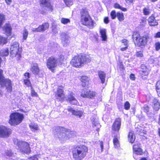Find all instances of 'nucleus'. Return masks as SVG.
<instances>
[{
  "mask_svg": "<svg viewBox=\"0 0 160 160\" xmlns=\"http://www.w3.org/2000/svg\"><path fill=\"white\" fill-rule=\"evenodd\" d=\"M53 133L55 137L62 143L66 142L74 136L72 132L59 127L55 128Z\"/></svg>",
  "mask_w": 160,
  "mask_h": 160,
  "instance_id": "nucleus-1",
  "label": "nucleus"
},
{
  "mask_svg": "<svg viewBox=\"0 0 160 160\" xmlns=\"http://www.w3.org/2000/svg\"><path fill=\"white\" fill-rule=\"evenodd\" d=\"M91 61L89 57L87 55H78L74 57L70 62L71 65L76 68H80L84 64L89 62Z\"/></svg>",
  "mask_w": 160,
  "mask_h": 160,
  "instance_id": "nucleus-2",
  "label": "nucleus"
},
{
  "mask_svg": "<svg viewBox=\"0 0 160 160\" xmlns=\"http://www.w3.org/2000/svg\"><path fill=\"white\" fill-rule=\"evenodd\" d=\"M88 151V148L85 145L77 147L72 152L73 158L75 160H82L85 157Z\"/></svg>",
  "mask_w": 160,
  "mask_h": 160,
  "instance_id": "nucleus-3",
  "label": "nucleus"
},
{
  "mask_svg": "<svg viewBox=\"0 0 160 160\" xmlns=\"http://www.w3.org/2000/svg\"><path fill=\"white\" fill-rule=\"evenodd\" d=\"M80 14L81 23L90 28H92L94 23L91 19L87 9H81L80 10Z\"/></svg>",
  "mask_w": 160,
  "mask_h": 160,
  "instance_id": "nucleus-4",
  "label": "nucleus"
},
{
  "mask_svg": "<svg viewBox=\"0 0 160 160\" xmlns=\"http://www.w3.org/2000/svg\"><path fill=\"white\" fill-rule=\"evenodd\" d=\"M64 59L63 56L60 55L58 58H56L54 56H51L48 59L47 63L48 68L52 72H53L54 68L59 64H61Z\"/></svg>",
  "mask_w": 160,
  "mask_h": 160,
  "instance_id": "nucleus-5",
  "label": "nucleus"
},
{
  "mask_svg": "<svg viewBox=\"0 0 160 160\" xmlns=\"http://www.w3.org/2000/svg\"><path fill=\"white\" fill-rule=\"evenodd\" d=\"M132 38L135 43H136L141 45H146L147 42L151 39V38L149 35H146L143 37H140L139 33L137 32H133Z\"/></svg>",
  "mask_w": 160,
  "mask_h": 160,
  "instance_id": "nucleus-6",
  "label": "nucleus"
},
{
  "mask_svg": "<svg viewBox=\"0 0 160 160\" xmlns=\"http://www.w3.org/2000/svg\"><path fill=\"white\" fill-rule=\"evenodd\" d=\"M23 118V114L18 112L13 113L10 116L8 123L12 126L17 125L22 122Z\"/></svg>",
  "mask_w": 160,
  "mask_h": 160,
  "instance_id": "nucleus-7",
  "label": "nucleus"
},
{
  "mask_svg": "<svg viewBox=\"0 0 160 160\" xmlns=\"http://www.w3.org/2000/svg\"><path fill=\"white\" fill-rule=\"evenodd\" d=\"M10 55L12 57H16L19 59L21 57V49L19 48V43L15 42L12 44L10 48Z\"/></svg>",
  "mask_w": 160,
  "mask_h": 160,
  "instance_id": "nucleus-8",
  "label": "nucleus"
},
{
  "mask_svg": "<svg viewBox=\"0 0 160 160\" xmlns=\"http://www.w3.org/2000/svg\"><path fill=\"white\" fill-rule=\"evenodd\" d=\"M14 143L18 146V149L22 153L28 154L30 152L29 144L26 142L16 140L14 141Z\"/></svg>",
  "mask_w": 160,
  "mask_h": 160,
  "instance_id": "nucleus-9",
  "label": "nucleus"
},
{
  "mask_svg": "<svg viewBox=\"0 0 160 160\" xmlns=\"http://www.w3.org/2000/svg\"><path fill=\"white\" fill-rule=\"evenodd\" d=\"M11 133V130L4 126H0V138L8 137Z\"/></svg>",
  "mask_w": 160,
  "mask_h": 160,
  "instance_id": "nucleus-10",
  "label": "nucleus"
},
{
  "mask_svg": "<svg viewBox=\"0 0 160 160\" xmlns=\"http://www.w3.org/2000/svg\"><path fill=\"white\" fill-rule=\"evenodd\" d=\"M2 81V84H0L2 87L5 86L7 91L11 92L12 89V84L11 81L8 78H5Z\"/></svg>",
  "mask_w": 160,
  "mask_h": 160,
  "instance_id": "nucleus-11",
  "label": "nucleus"
},
{
  "mask_svg": "<svg viewBox=\"0 0 160 160\" xmlns=\"http://www.w3.org/2000/svg\"><path fill=\"white\" fill-rule=\"evenodd\" d=\"M40 3L41 7L45 10L52 11V6L48 1H40Z\"/></svg>",
  "mask_w": 160,
  "mask_h": 160,
  "instance_id": "nucleus-12",
  "label": "nucleus"
},
{
  "mask_svg": "<svg viewBox=\"0 0 160 160\" xmlns=\"http://www.w3.org/2000/svg\"><path fill=\"white\" fill-rule=\"evenodd\" d=\"M49 27V24L48 23H45L42 25H40L37 28H33L32 31L33 32H43L48 28Z\"/></svg>",
  "mask_w": 160,
  "mask_h": 160,
  "instance_id": "nucleus-13",
  "label": "nucleus"
},
{
  "mask_svg": "<svg viewBox=\"0 0 160 160\" xmlns=\"http://www.w3.org/2000/svg\"><path fill=\"white\" fill-rule=\"evenodd\" d=\"M133 150L134 153L138 155H141L143 153L142 150L140 148V144L139 143L133 145Z\"/></svg>",
  "mask_w": 160,
  "mask_h": 160,
  "instance_id": "nucleus-14",
  "label": "nucleus"
},
{
  "mask_svg": "<svg viewBox=\"0 0 160 160\" xmlns=\"http://www.w3.org/2000/svg\"><path fill=\"white\" fill-rule=\"evenodd\" d=\"M55 97L57 99H59L60 101L63 100L65 96L63 93V91L62 89L58 88L57 89Z\"/></svg>",
  "mask_w": 160,
  "mask_h": 160,
  "instance_id": "nucleus-15",
  "label": "nucleus"
},
{
  "mask_svg": "<svg viewBox=\"0 0 160 160\" xmlns=\"http://www.w3.org/2000/svg\"><path fill=\"white\" fill-rule=\"evenodd\" d=\"M6 155L12 160H16L18 158L16 153L13 152L11 150H7L5 152Z\"/></svg>",
  "mask_w": 160,
  "mask_h": 160,
  "instance_id": "nucleus-16",
  "label": "nucleus"
},
{
  "mask_svg": "<svg viewBox=\"0 0 160 160\" xmlns=\"http://www.w3.org/2000/svg\"><path fill=\"white\" fill-rule=\"evenodd\" d=\"M121 126V119L120 118L116 119L115 121L113 124L112 129L115 131H118Z\"/></svg>",
  "mask_w": 160,
  "mask_h": 160,
  "instance_id": "nucleus-17",
  "label": "nucleus"
},
{
  "mask_svg": "<svg viewBox=\"0 0 160 160\" xmlns=\"http://www.w3.org/2000/svg\"><path fill=\"white\" fill-rule=\"evenodd\" d=\"M67 98V100L69 101L72 104L75 105L78 104V102L77 100L74 98L73 93H70L68 96Z\"/></svg>",
  "mask_w": 160,
  "mask_h": 160,
  "instance_id": "nucleus-18",
  "label": "nucleus"
},
{
  "mask_svg": "<svg viewBox=\"0 0 160 160\" xmlns=\"http://www.w3.org/2000/svg\"><path fill=\"white\" fill-rule=\"evenodd\" d=\"M31 70L34 74H38L39 72V69L38 64L37 63H33L31 65Z\"/></svg>",
  "mask_w": 160,
  "mask_h": 160,
  "instance_id": "nucleus-19",
  "label": "nucleus"
},
{
  "mask_svg": "<svg viewBox=\"0 0 160 160\" xmlns=\"http://www.w3.org/2000/svg\"><path fill=\"white\" fill-rule=\"evenodd\" d=\"M11 26L9 24H6L3 28V30L8 36H10L11 35Z\"/></svg>",
  "mask_w": 160,
  "mask_h": 160,
  "instance_id": "nucleus-20",
  "label": "nucleus"
},
{
  "mask_svg": "<svg viewBox=\"0 0 160 160\" xmlns=\"http://www.w3.org/2000/svg\"><path fill=\"white\" fill-rule=\"evenodd\" d=\"M62 42L65 46L68 42L69 37L68 35L64 32L62 33L61 34Z\"/></svg>",
  "mask_w": 160,
  "mask_h": 160,
  "instance_id": "nucleus-21",
  "label": "nucleus"
},
{
  "mask_svg": "<svg viewBox=\"0 0 160 160\" xmlns=\"http://www.w3.org/2000/svg\"><path fill=\"white\" fill-rule=\"evenodd\" d=\"M99 32L102 40L106 41L107 39V36L106 35V29L104 28H101Z\"/></svg>",
  "mask_w": 160,
  "mask_h": 160,
  "instance_id": "nucleus-22",
  "label": "nucleus"
},
{
  "mask_svg": "<svg viewBox=\"0 0 160 160\" xmlns=\"http://www.w3.org/2000/svg\"><path fill=\"white\" fill-rule=\"evenodd\" d=\"M148 21L149 25L150 26H157L158 24V22L153 16H151L148 19Z\"/></svg>",
  "mask_w": 160,
  "mask_h": 160,
  "instance_id": "nucleus-23",
  "label": "nucleus"
},
{
  "mask_svg": "<svg viewBox=\"0 0 160 160\" xmlns=\"http://www.w3.org/2000/svg\"><path fill=\"white\" fill-rule=\"evenodd\" d=\"M68 111L71 112L72 114L76 116H78L79 117H81L83 114L82 112L80 111H75L73 110L71 108H68Z\"/></svg>",
  "mask_w": 160,
  "mask_h": 160,
  "instance_id": "nucleus-24",
  "label": "nucleus"
},
{
  "mask_svg": "<svg viewBox=\"0 0 160 160\" xmlns=\"http://www.w3.org/2000/svg\"><path fill=\"white\" fill-rule=\"evenodd\" d=\"M80 80L82 82V85L83 87H85L88 84L89 78L88 77L82 76L81 77Z\"/></svg>",
  "mask_w": 160,
  "mask_h": 160,
  "instance_id": "nucleus-25",
  "label": "nucleus"
},
{
  "mask_svg": "<svg viewBox=\"0 0 160 160\" xmlns=\"http://www.w3.org/2000/svg\"><path fill=\"white\" fill-rule=\"evenodd\" d=\"M98 74L102 83H104L105 82L106 74L103 71H100L98 72Z\"/></svg>",
  "mask_w": 160,
  "mask_h": 160,
  "instance_id": "nucleus-26",
  "label": "nucleus"
},
{
  "mask_svg": "<svg viewBox=\"0 0 160 160\" xmlns=\"http://www.w3.org/2000/svg\"><path fill=\"white\" fill-rule=\"evenodd\" d=\"M92 121L93 127L94 128L97 127L96 130L97 131H98L101 127V126L98 122L97 120L96 119H93Z\"/></svg>",
  "mask_w": 160,
  "mask_h": 160,
  "instance_id": "nucleus-27",
  "label": "nucleus"
},
{
  "mask_svg": "<svg viewBox=\"0 0 160 160\" xmlns=\"http://www.w3.org/2000/svg\"><path fill=\"white\" fill-rule=\"evenodd\" d=\"M92 121L93 127L94 128L97 127L96 130L97 131H98L101 127V126L98 122L97 120L96 119H93Z\"/></svg>",
  "mask_w": 160,
  "mask_h": 160,
  "instance_id": "nucleus-28",
  "label": "nucleus"
},
{
  "mask_svg": "<svg viewBox=\"0 0 160 160\" xmlns=\"http://www.w3.org/2000/svg\"><path fill=\"white\" fill-rule=\"evenodd\" d=\"M128 139L130 142L132 143L134 142L135 140V136L132 132H129L128 135Z\"/></svg>",
  "mask_w": 160,
  "mask_h": 160,
  "instance_id": "nucleus-29",
  "label": "nucleus"
},
{
  "mask_svg": "<svg viewBox=\"0 0 160 160\" xmlns=\"http://www.w3.org/2000/svg\"><path fill=\"white\" fill-rule=\"evenodd\" d=\"M9 54V51L8 48H5L0 51V56L2 57L7 56Z\"/></svg>",
  "mask_w": 160,
  "mask_h": 160,
  "instance_id": "nucleus-30",
  "label": "nucleus"
},
{
  "mask_svg": "<svg viewBox=\"0 0 160 160\" xmlns=\"http://www.w3.org/2000/svg\"><path fill=\"white\" fill-rule=\"evenodd\" d=\"M89 90L86 88L83 89L82 90L81 96L84 98H87Z\"/></svg>",
  "mask_w": 160,
  "mask_h": 160,
  "instance_id": "nucleus-31",
  "label": "nucleus"
},
{
  "mask_svg": "<svg viewBox=\"0 0 160 160\" xmlns=\"http://www.w3.org/2000/svg\"><path fill=\"white\" fill-rule=\"evenodd\" d=\"M153 108L156 110H158L160 108V104L158 100L156 99H154L153 102Z\"/></svg>",
  "mask_w": 160,
  "mask_h": 160,
  "instance_id": "nucleus-32",
  "label": "nucleus"
},
{
  "mask_svg": "<svg viewBox=\"0 0 160 160\" xmlns=\"http://www.w3.org/2000/svg\"><path fill=\"white\" fill-rule=\"evenodd\" d=\"M113 143L115 148H118L120 147L119 142L117 136L114 137L113 139Z\"/></svg>",
  "mask_w": 160,
  "mask_h": 160,
  "instance_id": "nucleus-33",
  "label": "nucleus"
},
{
  "mask_svg": "<svg viewBox=\"0 0 160 160\" xmlns=\"http://www.w3.org/2000/svg\"><path fill=\"white\" fill-rule=\"evenodd\" d=\"M29 126L31 129L32 131L38 130L39 129L38 125L36 124L31 123L29 125Z\"/></svg>",
  "mask_w": 160,
  "mask_h": 160,
  "instance_id": "nucleus-34",
  "label": "nucleus"
},
{
  "mask_svg": "<svg viewBox=\"0 0 160 160\" xmlns=\"http://www.w3.org/2000/svg\"><path fill=\"white\" fill-rule=\"evenodd\" d=\"M28 34V33L27 30L26 29H24L22 33L23 38L22 40L23 41L26 40L27 38Z\"/></svg>",
  "mask_w": 160,
  "mask_h": 160,
  "instance_id": "nucleus-35",
  "label": "nucleus"
},
{
  "mask_svg": "<svg viewBox=\"0 0 160 160\" xmlns=\"http://www.w3.org/2000/svg\"><path fill=\"white\" fill-rule=\"evenodd\" d=\"M96 95V92L94 91H91L89 90L87 98H92L94 97Z\"/></svg>",
  "mask_w": 160,
  "mask_h": 160,
  "instance_id": "nucleus-36",
  "label": "nucleus"
},
{
  "mask_svg": "<svg viewBox=\"0 0 160 160\" xmlns=\"http://www.w3.org/2000/svg\"><path fill=\"white\" fill-rule=\"evenodd\" d=\"M114 7L115 8L121 9L123 11L125 12L127 10L126 8L122 7L119 4L117 3L114 4Z\"/></svg>",
  "mask_w": 160,
  "mask_h": 160,
  "instance_id": "nucleus-37",
  "label": "nucleus"
},
{
  "mask_svg": "<svg viewBox=\"0 0 160 160\" xmlns=\"http://www.w3.org/2000/svg\"><path fill=\"white\" fill-rule=\"evenodd\" d=\"M117 16L120 21L124 20V16L122 13L118 12L117 13Z\"/></svg>",
  "mask_w": 160,
  "mask_h": 160,
  "instance_id": "nucleus-38",
  "label": "nucleus"
},
{
  "mask_svg": "<svg viewBox=\"0 0 160 160\" xmlns=\"http://www.w3.org/2000/svg\"><path fill=\"white\" fill-rule=\"evenodd\" d=\"M61 22L64 24H66L70 22V20L68 18H62L61 19Z\"/></svg>",
  "mask_w": 160,
  "mask_h": 160,
  "instance_id": "nucleus-39",
  "label": "nucleus"
},
{
  "mask_svg": "<svg viewBox=\"0 0 160 160\" xmlns=\"http://www.w3.org/2000/svg\"><path fill=\"white\" fill-rule=\"evenodd\" d=\"M5 78L3 76V71L2 70L0 69V84H2V81Z\"/></svg>",
  "mask_w": 160,
  "mask_h": 160,
  "instance_id": "nucleus-40",
  "label": "nucleus"
},
{
  "mask_svg": "<svg viewBox=\"0 0 160 160\" xmlns=\"http://www.w3.org/2000/svg\"><path fill=\"white\" fill-rule=\"evenodd\" d=\"M5 20L4 16L2 14H0V28L1 27L3 22Z\"/></svg>",
  "mask_w": 160,
  "mask_h": 160,
  "instance_id": "nucleus-41",
  "label": "nucleus"
},
{
  "mask_svg": "<svg viewBox=\"0 0 160 160\" xmlns=\"http://www.w3.org/2000/svg\"><path fill=\"white\" fill-rule=\"evenodd\" d=\"M156 89L158 93L160 94V80L157 82L156 85Z\"/></svg>",
  "mask_w": 160,
  "mask_h": 160,
  "instance_id": "nucleus-42",
  "label": "nucleus"
},
{
  "mask_svg": "<svg viewBox=\"0 0 160 160\" xmlns=\"http://www.w3.org/2000/svg\"><path fill=\"white\" fill-rule=\"evenodd\" d=\"M7 42V38L0 36V44H5Z\"/></svg>",
  "mask_w": 160,
  "mask_h": 160,
  "instance_id": "nucleus-43",
  "label": "nucleus"
},
{
  "mask_svg": "<svg viewBox=\"0 0 160 160\" xmlns=\"http://www.w3.org/2000/svg\"><path fill=\"white\" fill-rule=\"evenodd\" d=\"M110 15L112 19H114L117 16V14L114 10L112 11Z\"/></svg>",
  "mask_w": 160,
  "mask_h": 160,
  "instance_id": "nucleus-44",
  "label": "nucleus"
},
{
  "mask_svg": "<svg viewBox=\"0 0 160 160\" xmlns=\"http://www.w3.org/2000/svg\"><path fill=\"white\" fill-rule=\"evenodd\" d=\"M143 12L145 15H148L150 13V10L147 8H144L143 10Z\"/></svg>",
  "mask_w": 160,
  "mask_h": 160,
  "instance_id": "nucleus-45",
  "label": "nucleus"
},
{
  "mask_svg": "<svg viewBox=\"0 0 160 160\" xmlns=\"http://www.w3.org/2000/svg\"><path fill=\"white\" fill-rule=\"evenodd\" d=\"M64 2L66 5L68 7L71 6L72 4V1H64Z\"/></svg>",
  "mask_w": 160,
  "mask_h": 160,
  "instance_id": "nucleus-46",
  "label": "nucleus"
},
{
  "mask_svg": "<svg viewBox=\"0 0 160 160\" xmlns=\"http://www.w3.org/2000/svg\"><path fill=\"white\" fill-rule=\"evenodd\" d=\"M139 73L140 74L144 76H146L148 75V72L143 70H140Z\"/></svg>",
  "mask_w": 160,
  "mask_h": 160,
  "instance_id": "nucleus-47",
  "label": "nucleus"
},
{
  "mask_svg": "<svg viewBox=\"0 0 160 160\" xmlns=\"http://www.w3.org/2000/svg\"><path fill=\"white\" fill-rule=\"evenodd\" d=\"M24 83L28 87L30 86H31L30 82V81L28 79H24Z\"/></svg>",
  "mask_w": 160,
  "mask_h": 160,
  "instance_id": "nucleus-48",
  "label": "nucleus"
},
{
  "mask_svg": "<svg viewBox=\"0 0 160 160\" xmlns=\"http://www.w3.org/2000/svg\"><path fill=\"white\" fill-rule=\"evenodd\" d=\"M124 108L126 110H128L130 108V105L129 102H127L125 103L124 104Z\"/></svg>",
  "mask_w": 160,
  "mask_h": 160,
  "instance_id": "nucleus-49",
  "label": "nucleus"
},
{
  "mask_svg": "<svg viewBox=\"0 0 160 160\" xmlns=\"http://www.w3.org/2000/svg\"><path fill=\"white\" fill-rule=\"evenodd\" d=\"M155 48L157 51H158L160 49V43L157 42L155 44Z\"/></svg>",
  "mask_w": 160,
  "mask_h": 160,
  "instance_id": "nucleus-50",
  "label": "nucleus"
},
{
  "mask_svg": "<svg viewBox=\"0 0 160 160\" xmlns=\"http://www.w3.org/2000/svg\"><path fill=\"white\" fill-rule=\"evenodd\" d=\"M136 55L137 57H142L143 56V54L141 51L137 52Z\"/></svg>",
  "mask_w": 160,
  "mask_h": 160,
  "instance_id": "nucleus-51",
  "label": "nucleus"
},
{
  "mask_svg": "<svg viewBox=\"0 0 160 160\" xmlns=\"http://www.w3.org/2000/svg\"><path fill=\"white\" fill-rule=\"evenodd\" d=\"M38 155H35L34 156L28 159V160H38Z\"/></svg>",
  "mask_w": 160,
  "mask_h": 160,
  "instance_id": "nucleus-52",
  "label": "nucleus"
},
{
  "mask_svg": "<svg viewBox=\"0 0 160 160\" xmlns=\"http://www.w3.org/2000/svg\"><path fill=\"white\" fill-rule=\"evenodd\" d=\"M121 42L122 43H124L125 46H128V41L127 40L125 39H123L122 40Z\"/></svg>",
  "mask_w": 160,
  "mask_h": 160,
  "instance_id": "nucleus-53",
  "label": "nucleus"
},
{
  "mask_svg": "<svg viewBox=\"0 0 160 160\" xmlns=\"http://www.w3.org/2000/svg\"><path fill=\"white\" fill-rule=\"evenodd\" d=\"M31 93L32 96L37 97L38 96L37 93L34 90H32Z\"/></svg>",
  "mask_w": 160,
  "mask_h": 160,
  "instance_id": "nucleus-54",
  "label": "nucleus"
},
{
  "mask_svg": "<svg viewBox=\"0 0 160 160\" xmlns=\"http://www.w3.org/2000/svg\"><path fill=\"white\" fill-rule=\"evenodd\" d=\"M25 79H28L30 77V74L28 72H26L24 74Z\"/></svg>",
  "mask_w": 160,
  "mask_h": 160,
  "instance_id": "nucleus-55",
  "label": "nucleus"
},
{
  "mask_svg": "<svg viewBox=\"0 0 160 160\" xmlns=\"http://www.w3.org/2000/svg\"><path fill=\"white\" fill-rule=\"evenodd\" d=\"M99 144L100 145V148H101V152H102L103 151V142L102 141H99Z\"/></svg>",
  "mask_w": 160,
  "mask_h": 160,
  "instance_id": "nucleus-56",
  "label": "nucleus"
},
{
  "mask_svg": "<svg viewBox=\"0 0 160 160\" xmlns=\"http://www.w3.org/2000/svg\"><path fill=\"white\" fill-rule=\"evenodd\" d=\"M154 37L156 38H160V32H158L155 33Z\"/></svg>",
  "mask_w": 160,
  "mask_h": 160,
  "instance_id": "nucleus-57",
  "label": "nucleus"
},
{
  "mask_svg": "<svg viewBox=\"0 0 160 160\" xmlns=\"http://www.w3.org/2000/svg\"><path fill=\"white\" fill-rule=\"evenodd\" d=\"M109 20L108 17H106L104 19V22L106 24H108L109 22Z\"/></svg>",
  "mask_w": 160,
  "mask_h": 160,
  "instance_id": "nucleus-58",
  "label": "nucleus"
},
{
  "mask_svg": "<svg viewBox=\"0 0 160 160\" xmlns=\"http://www.w3.org/2000/svg\"><path fill=\"white\" fill-rule=\"evenodd\" d=\"M130 79L132 80H135V75L133 74H131L130 76Z\"/></svg>",
  "mask_w": 160,
  "mask_h": 160,
  "instance_id": "nucleus-59",
  "label": "nucleus"
},
{
  "mask_svg": "<svg viewBox=\"0 0 160 160\" xmlns=\"http://www.w3.org/2000/svg\"><path fill=\"white\" fill-rule=\"evenodd\" d=\"M125 47L124 48H122L121 49L122 51H124L127 49L128 46H125Z\"/></svg>",
  "mask_w": 160,
  "mask_h": 160,
  "instance_id": "nucleus-60",
  "label": "nucleus"
},
{
  "mask_svg": "<svg viewBox=\"0 0 160 160\" xmlns=\"http://www.w3.org/2000/svg\"><path fill=\"white\" fill-rule=\"evenodd\" d=\"M5 1L8 5L10 4L11 2V1Z\"/></svg>",
  "mask_w": 160,
  "mask_h": 160,
  "instance_id": "nucleus-61",
  "label": "nucleus"
},
{
  "mask_svg": "<svg viewBox=\"0 0 160 160\" xmlns=\"http://www.w3.org/2000/svg\"><path fill=\"white\" fill-rule=\"evenodd\" d=\"M140 160H147L146 158H142Z\"/></svg>",
  "mask_w": 160,
  "mask_h": 160,
  "instance_id": "nucleus-62",
  "label": "nucleus"
},
{
  "mask_svg": "<svg viewBox=\"0 0 160 160\" xmlns=\"http://www.w3.org/2000/svg\"><path fill=\"white\" fill-rule=\"evenodd\" d=\"M158 133H159V135L160 136V128L159 129V130H158Z\"/></svg>",
  "mask_w": 160,
  "mask_h": 160,
  "instance_id": "nucleus-63",
  "label": "nucleus"
},
{
  "mask_svg": "<svg viewBox=\"0 0 160 160\" xmlns=\"http://www.w3.org/2000/svg\"><path fill=\"white\" fill-rule=\"evenodd\" d=\"M129 1V2H127L128 3L132 2V1Z\"/></svg>",
  "mask_w": 160,
  "mask_h": 160,
  "instance_id": "nucleus-64",
  "label": "nucleus"
}]
</instances>
